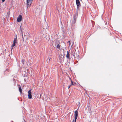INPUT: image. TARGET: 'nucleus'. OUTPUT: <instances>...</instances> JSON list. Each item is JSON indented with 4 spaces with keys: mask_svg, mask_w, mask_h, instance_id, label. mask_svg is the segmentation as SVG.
Returning a JSON list of instances; mask_svg holds the SVG:
<instances>
[{
    "mask_svg": "<svg viewBox=\"0 0 122 122\" xmlns=\"http://www.w3.org/2000/svg\"><path fill=\"white\" fill-rule=\"evenodd\" d=\"M27 3V8L30 7V6L33 0H26Z\"/></svg>",
    "mask_w": 122,
    "mask_h": 122,
    "instance_id": "1",
    "label": "nucleus"
},
{
    "mask_svg": "<svg viewBox=\"0 0 122 122\" xmlns=\"http://www.w3.org/2000/svg\"><path fill=\"white\" fill-rule=\"evenodd\" d=\"M74 51V53L73 56H74V58H75L76 57H78L79 55V53L78 51H76V50L73 51Z\"/></svg>",
    "mask_w": 122,
    "mask_h": 122,
    "instance_id": "2",
    "label": "nucleus"
},
{
    "mask_svg": "<svg viewBox=\"0 0 122 122\" xmlns=\"http://www.w3.org/2000/svg\"><path fill=\"white\" fill-rule=\"evenodd\" d=\"M74 115H75V120L74 122H76V120L77 118L78 115V109L76 110V111H75L74 112Z\"/></svg>",
    "mask_w": 122,
    "mask_h": 122,
    "instance_id": "3",
    "label": "nucleus"
},
{
    "mask_svg": "<svg viewBox=\"0 0 122 122\" xmlns=\"http://www.w3.org/2000/svg\"><path fill=\"white\" fill-rule=\"evenodd\" d=\"M76 3L77 6V9L79 10V7L81 6V4L79 0H76Z\"/></svg>",
    "mask_w": 122,
    "mask_h": 122,
    "instance_id": "4",
    "label": "nucleus"
},
{
    "mask_svg": "<svg viewBox=\"0 0 122 122\" xmlns=\"http://www.w3.org/2000/svg\"><path fill=\"white\" fill-rule=\"evenodd\" d=\"M79 10L76 9V12L74 14L73 19H76L78 16V12L77 11Z\"/></svg>",
    "mask_w": 122,
    "mask_h": 122,
    "instance_id": "5",
    "label": "nucleus"
},
{
    "mask_svg": "<svg viewBox=\"0 0 122 122\" xmlns=\"http://www.w3.org/2000/svg\"><path fill=\"white\" fill-rule=\"evenodd\" d=\"M28 98L31 99L32 98L31 90H29L28 92Z\"/></svg>",
    "mask_w": 122,
    "mask_h": 122,
    "instance_id": "6",
    "label": "nucleus"
},
{
    "mask_svg": "<svg viewBox=\"0 0 122 122\" xmlns=\"http://www.w3.org/2000/svg\"><path fill=\"white\" fill-rule=\"evenodd\" d=\"M22 17L21 15H20L18 16L17 19V21L20 22L22 19Z\"/></svg>",
    "mask_w": 122,
    "mask_h": 122,
    "instance_id": "7",
    "label": "nucleus"
},
{
    "mask_svg": "<svg viewBox=\"0 0 122 122\" xmlns=\"http://www.w3.org/2000/svg\"><path fill=\"white\" fill-rule=\"evenodd\" d=\"M30 36L29 35H25L24 36V37L26 40H27L29 38Z\"/></svg>",
    "mask_w": 122,
    "mask_h": 122,
    "instance_id": "8",
    "label": "nucleus"
},
{
    "mask_svg": "<svg viewBox=\"0 0 122 122\" xmlns=\"http://www.w3.org/2000/svg\"><path fill=\"white\" fill-rule=\"evenodd\" d=\"M67 54L66 55V57L68 59H70V54L69 51H67Z\"/></svg>",
    "mask_w": 122,
    "mask_h": 122,
    "instance_id": "9",
    "label": "nucleus"
},
{
    "mask_svg": "<svg viewBox=\"0 0 122 122\" xmlns=\"http://www.w3.org/2000/svg\"><path fill=\"white\" fill-rule=\"evenodd\" d=\"M18 87L19 88V91L20 92V93H22V89L21 87L20 86V85H18Z\"/></svg>",
    "mask_w": 122,
    "mask_h": 122,
    "instance_id": "10",
    "label": "nucleus"
},
{
    "mask_svg": "<svg viewBox=\"0 0 122 122\" xmlns=\"http://www.w3.org/2000/svg\"><path fill=\"white\" fill-rule=\"evenodd\" d=\"M17 41V37H16L15 38H14L13 41V42L16 43Z\"/></svg>",
    "mask_w": 122,
    "mask_h": 122,
    "instance_id": "11",
    "label": "nucleus"
},
{
    "mask_svg": "<svg viewBox=\"0 0 122 122\" xmlns=\"http://www.w3.org/2000/svg\"><path fill=\"white\" fill-rule=\"evenodd\" d=\"M15 43H14L13 42V44H12L11 47H12V48H11V50H12V49H13V47L15 45Z\"/></svg>",
    "mask_w": 122,
    "mask_h": 122,
    "instance_id": "12",
    "label": "nucleus"
},
{
    "mask_svg": "<svg viewBox=\"0 0 122 122\" xmlns=\"http://www.w3.org/2000/svg\"><path fill=\"white\" fill-rule=\"evenodd\" d=\"M56 47L58 48V49H59L60 48V47L59 45V44H58L56 46Z\"/></svg>",
    "mask_w": 122,
    "mask_h": 122,
    "instance_id": "13",
    "label": "nucleus"
},
{
    "mask_svg": "<svg viewBox=\"0 0 122 122\" xmlns=\"http://www.w3.org/2000/svg\"><path fill=\"white\" fill-rule=\"evenodd\" d=\"M76 19H74V20L73 22V24H74L76 22Z\"/></svg>",
    "mask_w": 122,
    "mask_h": 122,
    "instance_id": "14",
    "label": "nucleus"
},
{
    "mask_svg": "<svg viewBox=\"0 0 122 122\" xmlns=\"http://www.w3.org/2000/svg\"><path fill=\"white\" fill-rule=\"evenodd\" d=\"M50 58H47V62L48 61H49L50 60Z\"/></svg>",
    "mask_w": 122,
    "mask_h": 122,
    "instance_id": "15",
    "label": "nucleus"
},
{
    "mask_svg": "<svg viewBox=\"0 0 122 122\" xmlns=\"http://www.w3.org/2000/svg\"><path fill=\"white\" fill-rule=\"evenodd\" d=\"M21 62L22 64H24V60L23 59L21 61Z\"/></svg>",
    "mask_w": 122,
    "mask_h": 122,
    "instance_id": "16",
    "label": "nucleus"
},
{
    "mask_svg": "<svg viewBox=\"0 0 122 122\" xmlns=\"http://www.w3.org/2000/svg\"><path fill=\"white\" fill-rule=\"evenodd\" d=\"M73 82L71 80V85H73Z\"/></svg>",
    "mask_w": 122,
    "mask_h": 122,
    "instance_id": "17",
    "label": "nucleus"
},
{
    "mask_svg": "<svg viewBox=\"0 0 122 122\" xmlns=\"http://www.w3.org/2000/svg\"><path fill=\"white\" fill-rule=\"evenodd\" d=\"M22 38L23 41H24V38L23 35H22Z\"/></svg>",
    "mask_w": 122,
    "mask_h": 122,
    "instance_id": "18",
    "label": "nucleus"
},
{
    "mask_svg": "<svg viewBox=\"0 0 122 122\" xmlns=\"http://www.w3.org/2000/svg\"><path fill=\"white\" fill-rule=\"evenodd\" d=\"M13 81H14V82H15V80L14 78L13 79Z\"/></svg>",
    "mask_w": 122,
    "mask_h": 122,
    "instance_id": "19",
    "label": "nucleus"
},
{
    "mask_svg": "<svg viewBox=\"0 0 122 122\" xmlns=\"http://www.w3.org/2000/svg\"><path fill=\"white\" fill-rule=\"evenodd\" d=\"M71 85H70L68 87V89L70 87V86H71Z\"/></svg>",
    "mask_w": 122,
    "mask_h": 122,
    "instance_id": "20",
    "label": "nucleus"
},
{
    "mask_svg": "<svg viewBox=\"0 0 122 122\" xmlns=\"http://www.w3.org/2000/svg\"><path fill=\"white\" fill-rule=\"evenodd\" d=\"M1 0L2 2H4L5 1V0Z\"/></svg>",
    "mask_w": 122,
    "mask_h": 122,
    "instance_id": "21",
    "label": "nucleus"
},
{
    "mask_svg": "<svg viewBox=\"0 0 122 122\" xmlns=\"http://www.w3.org/2000/svg\"><path fill=\"white\" fill-rule=\"evenodd\" d=\"M76 83L75 82L73 83V85L76 84Z\"/></svg>",
    "mask_w": 122,
    "mask_h": 122,
    "instance_id": "22",
    "label": "nucleus"
},
{
    "mask_svg": "<svg viewBox=\"0 0 122 122\" xmlns=\"http://www.w3.org/2000/svg\"><path fill=\"white\" fill-rule=\"evenodd\" d=\"M69 79L71 81V80L70 77L69 78Z\"/></svg>",
    "mask_w": 122,
    "mask_h": 122,
    "instance_id": "23",
    "label": "nucleus"
},
{
    "mask_svg": "<svg viewBox=\"0 0 122 122\" xmlns=\"http://www.w3.org/2000/svg\"><path fill=\"white\" fill-rule=\"evenodd\" d=\"M68 42H70V41H68Z\"/></svg>",
    "mask_w": 122,
    "mask_h": 122,
    "instance_id": "24",
    "label": "nucleus"
},
{
    "mask_svg": "<svg viewBox=\"0 0 122 122\" xmlns=\"http://www.w3.org/2000/svg\"><path fill=\"white\" fill-rule=\"evenodd\" d=\"M74 120H73V122H74Z\"/></svg>",
    "mask_w": 122,
    "mask_h": 122,
    "instance_id": "25",
    "label": "nucleus"
},
{
    "mask_svg": "<svg viewBox=\"0 0 122 122\" xmlns=\"http://www.w3.org/2000/svg\"><path fill=\"white\" fill-rule=\"evenodd\" d=\"M90 113H91L90 112Z\"/></svg>",
    "mask_w": 122,
    "mask_h": 122,
    "instance_id": "26",
    "label": "nucleus"
}]
</instances>
